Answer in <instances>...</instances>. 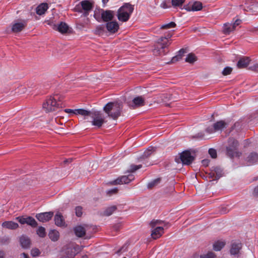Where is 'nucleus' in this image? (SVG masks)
<instances>
[{"label": "nucleus", "instance_id": "423d86ee", "mask_svg": "<svg viewBox=\"0 0 258 258\" xmlns=\"http://www.w3.org/2000/svg\"><path fill=\"white\" fill-rule=\"evenodd\" d=\"M242 244L240 240L234 239L230 241L229 246V252L232 258H239Z\"/></svg>", "mask_w": 258, "mask_h": 258}, {"label": "nucleus", "instance_id": "680f3d73", "mask_svg": "<svg viewBox=\"0 0 258 258\" xmlns=\"http://www.w3.org/2000/svg\"><path fill=\"white\" fill-rule=\"evenodd\" d=\"M222 74L224 76H226V67L223 69Z\"/></svg>", "mask_w": 258, "mask_h": 258}, {"label": "nucleus", "instance_id": "a18cd8bd", "mask_svg": "<svg viewBox=\"0 0 258 258\" xmlns=\"http://www.w3.org/2000/svg\"><path fill=\"white\" fill-rule=\"evenodd\" d=\"M76 215L78 217H80L83 214V209L81 207L78 206L75 209Z\"/></svg>", "mask_w": 258, "mask_h": 258}, {"label": "nucleus", "instance_id": "c85d7f7f", "mask_svg": "<svg viewBox=\"0 0 258 258\" xmlns=\"http://www.w3.org/2000/svg\"><path fill=\"white\" fill-rule=\"evenodd\" d=\"M26 224L35 228L37 226V223L36 220L31 216L26 217Z\"/></svg>", "mask_w": 258, "mask_h": 258}, {"label": "nucleus", "instance_id": "b1692460", "mask_svg": "<svg viewBox=\"0 0 258 258\" xmlns=\"http://www.w3.org/2000/svg\"><path fill=\"white\" fill-rule=\"evenodd\" d=\"M82 9L85 12H89L93 8V2L92 1L85 0L81 2Z\"/></svg>", "mask_w": 258, "mask_h": 258}, {"label": "nucleus", "instance_id": "20e7f679", "mask_svg": "<svg viewBox=\"0 0 258 258\" xmlns=\"http://www.w3.org/2000/svg\"><path fill=\"white\" fill-rule=\"evenodd\" d=\"M239 143L233 138H229L227 146V155L231 159L239 158L242 154L238 150Z\"/></svg>", "mask_w": 258, "mask_h": 258}, {"label": "nucleus", "instance_id": "7c9ffc66", "mask_svg": "<svg viewBox=\"0 0 258 258\" xmlns=\"http://www.w3.org/2000/svg\"><path fill=\"white\" fill-rule=\"evenodd\" d=\"M75 114H80L84 116H90L92 113V112H90L83 109H75Z\"/></svg>", "mask_w": 258, "mask_h": 258}, {"label": "nucleus", "instance_id": "6ab92c4d", "mask_svg": "<svg viewBox=\"0 0 258 258\" xmlns=\"http://www.w3.org/2000/svg\"><path fill=\"white\" fill-rule=\"evenodd\" d=\"M246 162L247 165L258 163V154L252 152L247 157Z\"/></svg>", "mask_w": 258, "mask_h": 258}, {"label": "nucleus", "instance_id": "8fccbe9b", "mask_svg": "<svg viewBox=\"0 0 258 258\" xmlns=\"http://www.w3.org/2000/svg\"><path fill=\"white\" fill-rule=\"evenodd\" d=\"M128 245L127 244H125L119 250H118L117 252V253L120 252H124L127 249Z\"/></svg>", "mask_w": 258, "mask_h": 258}, {"label": "nucleus", "instance_id": "052dcab7", "mask_svg": "<svg viewBox=\"0 0 258 258\" xmlns=\"http://www.w3.org/2000/svg\"><path fill=\"white\" fill-rule=\"evenodd\" d=\"M0 258H5V254L3 251H0Z\"/></svg>", "mask_w": 258, "mask_h": 258}, {"label": "nucleus", "instance_id": "79ce46f5", "mask_svg": "<svg viewBox=\"0 0 258 258\" xmlns=\"http://www.w3.org/2000/svg\"><path fill=\"white\" fill-rule=\"evenodd\" d=\"M160 179L159 178H157L156 179H155L154 180L149 182L148 184V188H152V187L154 186L155 185H157L158 183H159Z\"/></svg>", "mask_w": 258, "mask_h": 258}, {"label": "nucleus", "instance_id": "39448f33", "mask_svg": "<svg viewBox=\"0 0 258 258\" xmlns=\"http://www.w3.org/2000/svg\"><path fill=\"white\" fill-rule=\"evenodd\" d=\"M163 222L160 220H152L150 225L151 227V236L156 239L164 233V228L161 226Z\"/></svg>", "mask_w": 258, "mask_h": 258}, {"label": "nucleus", "instance_id": "c03bdc74", "mask_svg": "<svg viewBox=\"0 0 258 258\" xmlns=\"http://www.w3.org/2000/svg\"><path fill=\"white\" fill-rule=\"evenodd\" d=\"M208 153L212 158H216L217 157V152L216 150L210 148L209 149Z\"/></svg>", "mask_w": 258, "mask_h": 258}, {"label": "nucleus", "instance_id": "ddd939ff", "mask_svg": "<svg viewBox=\"0 0 258 258\" xmlns=\"http://www.w3.org/2000/svg\"><path fill=\"white\" fill-rule=\"evenodd\" d=\"M134 179V176L132 174L122 176L113 181L114 184H127Z\"/></svg>", "mask_w": 258, "mask_h": 258}, {"label": "nucleus", "instance_id": "393cba45", "mask_svg": "<svg viewBox=\"0 0 258 258\" xmlns=\"http://www.w3.org/2000/svg\"><path fill=\"white\" fill-rule=\"evenodd\" d=\"M48 9V4L46 3H42L40 4L36 9V13L39 15H43Z\"/></svg>", "mask_w": 258, "mask_h": 258}, {"label": "nucleus", "instance_id": "473e14b6", "mask_svg": "<svg viewBox=\"0 0 258 258\" xmlns=\"http://www.w3.org/2000/svg\"><path fill=\"white\" fill-rule=\"evenodd\" d=\"M225 245V243L223 241H217L213 245V248L216 251L220 250Z\"/></svg>", "mask_w": 258, "mask_h": 258}, {"label": "nucleus", "instance_id": "37998d69", "mask_svg": "<svg viewBox=\"0 0 258 258\" xmlns=\"http://www.w3.org/2000/svg\"><path fill=\"white\" fill-rule=\"evenodd\" d=\"M40 254V250L37 248H33L31 251V254L32 256L35 257L38 256Z\"/></svg>", "mask_w": 258, "mask_h": 258}, {"label": "nucleus", "instance_id": "a211bd4d", "mask_svg": "<svg viewBox=\"0 0 258 258\" xmlns=\"http://www.w3.org/2000/svg\"><path fill=\"white\" fill-rule=\"evenodd\" d=\"M53 29L57 30L61 34L67 33L69 31V26L64 22H60L59 24L54 25Z\"/></svg>", "mask_w": 258, "mask_h": 258}, {"label": "nucleus", "instance_id": "1a4fd4ad", "mask_svg": "<svg viewBox=\"0 0 258 258\" xmlns=\"http://www.w3.org/2000/svg\"><path fill=\"white\" fill-rule=\"evenodd\" d=\"M90 117L92 119V124L98 128L100 127L104 122V118L99 111L92 112Z\"/></svg>", "mask_w": 258, "mask_h": 258}, {"label": "nucleus", "instance_id": "dca6fc26", "mask_svg": "<svg viewBox=\"0 0 258 258\" xmlns=\"http://www.w3.org/2000/svg\"><path fill=\"white\" fill-rule=\"evenodd\" d=\"M106 28L110 33H115L119 29V25L116 21H111L106 24Z\"/></svg>", "mask_w": 258, "mask_h": 258}, {"label": "nucleus", "instance_id": "3c124183", "mask_svg": "<svg viewBox=\"0 0 258 258\" xmlns=\"http://www.w3.org/2000/svg\"><path fill=\"white\" fill-rule=\"evenodd\" d=\"M117 191V189L116 188H114L112 189H111L110 190H108L106 191V193L107 195H111L113 194H115Z\"/></svg>", "mask_w": 258, "mask_h": 258}, {"label": "nucleus", "instance_id": "412c9836", "mask_svg": "<svg viewBox=\"0 0 258 258\" xmlns=\"http://www.w3.org/2000/svg\"><path fill=\"white\" fill-rule=\"evenodd\" d=\"M88 226L87 225H79L74 228V232L76 235L78 237H82L85 234V232Z\"/></svg>", "mask_w": 258, "mask_h": 258}, {"label": "nucleus", "instance_id": "4be33fe9", "mask_svg": "<svg viewBox=\"0 0 258 258\" xmlns=\"http://www.w3.org/2000/svg\"><path fill=\"white\" fill-rule=\"evenodd\" d=\"M2 226L3 228L11 230H15L19 227L18 224L12 221H5L2 223Z\"/></svg>", "mask_w": 258, "mask_h": 258}, {"label": "nucleus", "instance_id": "49530a36", "mask_svg": "<svg viewBox=\"0 0 258 258\" xmlns=\"http://www.w3.org/2000/svg\"><path fill=\"white\" fill-rule=\"evenodd\" d=\"M16 219L21 224H26V217L25 216H19L16 218Z\"/></svg>", "mask_w": 258, "mask_h": 258}, {"label": "nucleus", "instance_id": "2f4dec72", "mask_svg": "<svg viewBox=\"0 0 258 258\" xmlns=\"http://www.w3.org/2000/svg\"><path fill=\"white\" fill-rule=\"evenodd\" d=\"M116 210V207L115 206H112L108 207L104 211L103 215L106 216H109L112 215Z\"/></svg>", "mask_w": 258, "mask_h": 258}, {"label": "nucleus", "instance_id": "9d476101", "mask_svg": "<svg viewBox=\"0 0 258 258\" xmlns=\"http://www.w3.org/2000/svg\"><path fill=\"white\" fill-rule=\"evenodd\" d=\"M180 159L183 164L189 165L193 161L194 157L189 151H184L180 154Z\"/></svg>", "mask_w": 258, "mask_h": 258}, {"label": "nucleus", "instance_id": "09e8293b", "mask_svg": "<svg viewBox=\"0 0 258 258\" xmlns=\"http://www.w3.org/2000/svg\"><path fill=\"white\" fill-rule=\"evenodd\" d=\"M141 167H142L141 165H132L131 166V168H130V172H134V171H136L137 170L141 168Z\"/></svg>", "mask_w": 258, "mask_h": 258}, {"label": "nucleus", "instance_id": "f257e3e1", "mask_svg": "<svg viewBox=\"0 0 258 258\" xmlns=\"http://www.w3.org/2000/svg\"><path fill=\"white\" fill-rule=\"evenodd\" d=\"M122 106L117 102H109L103 108L108 115L113 119L117 118L120 114Z\"/></svg>", "mask_w": 258, "mask_h": 258}, {"label": "nucleus", "instance_id": "13d9d810", "mask_svg": "<svg viewBox=\"0 0 258 258\" xmlns=\"http://www.w3.org/2000/svg\"><path fill=\"white\" fill-rule=\"evenodd\" d=\"M232 69L230 67H227V75L231 74Z\"/></svg>", "mask_w": 258, "mask_h": 258}, {"label": "nucleus", "instance_id": "c9c22d12", "mask_svg": "<svg viewBox=\"0 0 258 258\" xmlns=\"http://www.w3.org/2000/svg\"><path fill=\"white\" fill-rule=\"evenodd\" d=\"M179 54L173 57L172 58V60H171V61L172 62H174L175 61H178L179 59H181V56L184 53V51L183 49H180L179 51Z\"/></svg>", "mask_w": 258, "mask_h": 258}, {"label": "nucleus", "instance_id": "4c0bfd02", "mask_svg": "<svg viewBox=\"0 0 258 258\" xmlns=\"http://www.w3.org/2000/svg\"><path fill=\"white\" fill-rule=\"evenodd\" d=\"M176 26V24L173 22H171L168 24L162 25L161 26V29H170L174 28Z\"/></svg>", "mask_w": 258, "mask_h": 258}, {"label": "nucleus", "instance_id": "603ef678", "mask_svg": "<svg viewBox=\"0 0 258 258\" xmlns=\"http://www.w3.org/2000/svg\"><path fill=\"white\" fill-rule=\"evenodd\" d=\"M210 160L208 159H205L202 161V163L203 166L206 167L209 165Z\"/></svg>", "mask_w": 258, "mask_h": 258}, {"label": "nucleus", "instance_id": "864d4df0", "mask_svg": "<svg viewBox=\"0 0 258 258\" xmlns=\"http://www.w3.org/2000/svg\"><path fill=\"white\" fill-rule=\"evenodd\" d=\"M160 7L163 9H167L170 7V6L167 4L165 1H163L161 3Z\"/></svg>", "mask_w": 258, "mask_h": 258}, {"label": "nucleus", "instance_id": "6e6552de", "mask_svg": "<svg viewBox=\"0 0 258 258\" xmlns=\"http://www.w3.org/2000/svg\"><path fill=\"white\" fill-rule=\"evenodd\" d=\"M81 250L82 248L79 245L72 244L62 251L60 258H73Z\"/></svg>", "mask_w": 258, "mask_h": 258}, {"label": "nucleus", "instance_id": "2eb2a0df", "mask_svg": "<svg viewBox=\"0 0 258 258\" xmlns=\"http://www.w3.org/2000/svg\"><path fill=\"white\" fill-rule=\"evenodd\" d=\"M101 18L105 22H108L111 21L114 16L113 11L111 10L102 11L101 14Z\"/></svg>", "mask_w": 258, "mask_h": 258}, {"label": "nucleus", "instance_id": "cd10ccee", "mask_svg": "<svg viewBox=\"0 0 258 258\" xmlns=\"http://www.w3.org/2000/svg\"><path fill=\"white\" fill-rule=\"evenodd\" d=\"M50 239L53 241H56L58 239L59 234V232L55 230H51L48 234Z\"/></svg>", "mask_w": 258, "mask_h": 258}, {"label": "nucleus", "instance_id": "7ed1b4c3", "mask_svg": "<svg viewBox=\"0 0 258 258\" xmlns=\"http://www.w3.org/2000/svg\"><path fill=\"white\" fill-rule=\"evenodd\" d=\"M172 36V34H168L166 37H161L160 38L157 43L155 46V48L153 50V53L156 55H164L165 54V48L168 46L170 44L168 40V39Z\"/></svg>", "mask_w": 258, "mask_h": 258}, {"label": "nucleus", "instance_id": "0e129e2a", "mask_svg": "<svg viewBox=\"0 0 258 258\" xmlns=\"http://www.w3.org/2000/svg\"><path fill=\"white\" fill-rule=\"evenodd\" d=\"M82 258H88V256L87 255H84L82 256Z\"/></svg>", "mask_w": 258, "mask_h": 258}, {"label": "nucleus", "instance_id": "f3484780", "mask_svg": "<svg viewBox=\"0 0 258 258\" xmlns=\"http://www.w3.org/2000/svg\"><path fill=\"white\" fill-rule=\"evenodd\" d=\"M251 60L249 57L243 56L240 58L237 63V67L238 69H245L248 67Z\"/></svg>", "mask_w": 258, "mask_h": 258}, {"label": "nucleus", "instance_id": "e2e57ef3", "mask_svg": "<svg viewBox=\"0 0 258 258\" xmlns=\"http://www.w3.org/2000/svg\"><path fill=\"white\" fill-rule=\"evenodd\" d=\"M109 0H102V2L104 4H105L108 2Z\"/></svg>", "mask_w": 258, "mask_h": 258}, {"label": "nucleus", "instance_id": "0eeeda50", "mask_svg": "<svg viewBox=\"0 0 258 258\" xmlns=\"http://www.w3.org/2000/svg\"><path fill=\"white\" fill-rule=\"evenodd\" d=\"M58 98L57 95L48 97L43 104V108L46 112H52L59 107V103L56 100Z\"/></svg>", "mask_w": 258, "mask_h": 258}, {"label": "nucleus", "instance_id": "f03ea898", "mask_svg": "<svg viewBox=\"0 0 258 258\" xmlns=\"http://www.w3.org/2000/svg\"><path fill=\"white\" fill-rule=\"evenodd\" d=\"M134 10V6L129 3L124 4L117 11V18L121 22H126L130 19Z\"/></svg>", "mask_w": 258, "mask_h": 258}, {"label": "nucleus", "instance_id": "58836bf2", "mask_svg": "<svg viewBox=\"0 0 258 258\" xmlns=\"http://www.w3.org/2000/svg\"><path fill=\"white\" fill-rule=\"evenodd\" d=\"M95 32L99 35L103 34L104 32V26L103 25L98 26L96 28Z\"/></svg>", "mask_w": 258, "mask_h": 258}, {"label": "nucleus", "instance_id": "de8ad7c7", "mask_svg": "<svg viewBox=\"0 0 258 258\" xmlns=\"http://www.w3.org/2000/svg\"><path fill=\"white\" fill-rule=\"evenodd\" d=\"M206 131L208 134H213L216 132V130H215L214 124L212 126L208 127L206 130Z\"/></svg>", "mask_w": 258, "mask_h": 258}, {"label": "nucleus", "instance_id": "6e6d98bb", "mask_svg": "<svg viewBox=\"0 0 258 258\" xmlns=\"http://www.w3.org/2000/svg\"><path fill=\"white\" fill-rule=\"evenodd\" d=\"M253 194L255 197L258 196V185L254 188Z\"/></svg>", "mask_w": 258, "mask_h": 258}, {"label": "nucleus", "instance_id": "f704fd0d", "mask_svg": "<svg viewBox=\"0 0 258 258\" xmlns=\"http://www.w3.org/2000/svg\"><path fill=\"white\" fill-rule=\"evenodd\" d=\"M196 60V56L192 53L188 54L185 58V61L189 63H193Z\"/></svg>", "mask_w": 258, "mask_h": 258}, {"label": "nucleus", "instance_id": "bf43d9fd", "mask_svg": "<svg viewBox=\"0 0 258 258\" xmlns=\"http://www.w3.org/2000/svg\"><path fill=\"white\" fill-rule=\"evenodd\" d=\"M21 258H28V256L25 253H23L21 254Z\"/></svg>", "mask_w": 258, "mask_h": 258}, {"label": "nucleus", "instance_id": "a878e982", "mask_svg": "<svg viewBox=\"0 0 258 258\" xmlns=\"http://www.w3.org/2000/svg\"><path fill=\"white\" fill-rule=\"evenodd\" d=\"M133 103L134 107L142 106L145 104V99L142 96H138L133 100Z\"/></svg>", "mask_w": 258, "mask_h": 258}, {"label": "nucleus", "instance_id": "e433bc0d", "mask_svg": "<svg viewBox=\"0 0 258 258\" xmlns=\"http://www.w3.org/2000/svg\"><path fill=\"white\" fill-rule=\"evenodd\" d=\"M185 0H171L172 5L174 7H179L181 6Z\"/></svg>", "mask_w": 258, "mask_h": 258}, {"label": "nucleus", "instance_id": "5fc2aeb1", "mask_svg": "<svg viewBox=\"0 0 258 258\" xmlns=\"http://www.w3.org/2000/svg\"><path fill=\"white\" fill-rule=\"evenodd\" d=\"M64 112H66V113H73L74 114H75V109L73 110V109H65L64 110Z\"/></svg>", "mask_w": 258, "mask_h": 258}, {"label": "nucleus", "instance_id": "a19ab883", "mask_svg": "<svg viewBox=\"0 0 258 258\" xmlns=\"http://www.w3.org/2000/svg\"><path fill=\"white\" fill-rule=\"evenodd\" d=\"M215 256V254L212 252H209L206 254L201 255L200 258H214Z\"/></svg>", "mask_w": 258, "mask_h": 258}, {"label": "nucleus", "instance_id": "aec40b11", "mask_svg": "<svg viewBox=\"0 0 258 258\" xmlns=\"http://www.w3.org/2000/svg\"><path fill=\"white\" fill-rule=\"evenodd\" d=\"M54 222L56 225L59 227H64L66 226V223L63 217L62 214L58 212L54 216Z\"/></svg>", "mask_w": 258, "mask_h": 258}, {"label": "nucleus", "instance_id": "c756f323", "mask_svg": "<svg viewBox=\"0 0 258 258\" xmlns=\"http://www.w3.org/2000/svg\"><path fill=\"white\" fill-rule=\"evenodd\" d=\"M225 122L223 120H220L214 124L215 130L216 132L221 131L225 126Z\"/></svg>", "mask_w": 258, "mask_h": 258}, {"label": "nucleus", "instance_id": "4d7b16f0", "mask_svg": "<svg viewBox=\"0 0 258 258\" xmlns=\"http://www.w3.org/2000/svg\"><path fill=\"white\" fill-rule=\"evenodd\" d=\"M121 224L119 223L117 224L116 225H114L113 227V228L115 230H118L120 228Z\"/></svg>", "mask_w": 258, "mask_h": 258}, {"label": "nucleus", "instance_id": "bb28decb", "mask_svg": "<svg viewBox=\"0 0 258 258\" xmlns=\"http://www.w3.org/2000/svg\"><path fill=\"white\" fill-rule=\"evenodd\" d=\"M25 25L22 22L14 23L12 26V31L14 33L21 31L24 28Z\"/></svg>", "mask_w": 258, "mask_h": 258}, {"label": "nucleus", "instance_id": "ea45409f", "mask_svg": "<svg viewBox=\"0 0 258 258\" xmlns=\"http://www.w3.org/2000/svg\"><path fill=\"white\" fill-rule=\"evenodd\" d=\"M154 150V148L152 147H149L144 153V155H143V156L144 157H148L149 156H150L152 152Z\"/></svg>", "mask_w": 258, "mask_h": 258}, {"label": "nucleus", "instance_id": "9b49d317", "mask_svg": "<svg viewBox=\"0 0 258 258\" xmlns=\"http://www.w3.org/2000/svg\"><path fill=\"white\" fill-rule=\"evenodd\" d=\"M184 9L187 11H198L202 10V4L200 2H190L184 6Z\"/></svg>", "mask_w": 258, "mask_h": 258}, {"label": "nucleus", "instance_id": "69168bd1", "mask_svg": "<svg viewBox=\"0 0 258 258\" xmlns=\"http://www.w3.org/2000/svg\"><path fill=\"white\" fill-rule=\"evenodd\" d=\"M65 162H69V160H66L64 161Z\"/></svg>", "mask_w": 258, "mask_h": 258}, {"label": "nucleus", "instance_id": "5701e85b", "mask_svg": "<svg viewBox=\"0 0 258 258\" xmlns=\"http://www.w3.org/2000/svg\"><path fill=\"white\" fill-rule=\"evenodd\" d=\"M20 242L21 246L24 248H28L31 244L30 238L25 235H22L20 237Z\"/></svg>", "mask_w": 258, "mask_h": 258}, {"label": "nucleus", "instance_id": "72a5a7b5", "mask_svg": "<svg viewBox=\"0 0 258 258\" xmlns=\"http://www.w3.org/2000/svg\"><path fill=\"white\" fill-rule=\"evenodd\" d=\"M37 234L40 237L43 238L46 236L45 229L44 227L40 226L36 230Z\"/></svg>", "mask_w": 258, "mask_h": 258}, {"label": "nucleus", "instance_id": "4468645a", "mask_svg": "<svg viewBox=\"0 0 258 258\" xmlns=\"http://www.w3.org/2000/svg\"><path fill=\"white\" fill-rule=\"evenodd\" d=\"M53 215V213L52 212L41 213L36 214V218L40 222H46L51 219Z\"/></svg>", "mask_w": 258, "mask_h": 258}, {"label": "nucleus", "instance_id": "f8f14e48", "mask_svg": "<svg viewBox=\"0 0 258 258\" xmlns=\"http://www.w3.org/2000/svg\"><path fill=\"white\" fill-rule=\"evenodd\" d=\"M242 21L238 19H233V21L230 24H227V35L233 32L237 27H240Z\"/></svg>", "mask_w": 258, "mask_h": 258}]
</instances>
